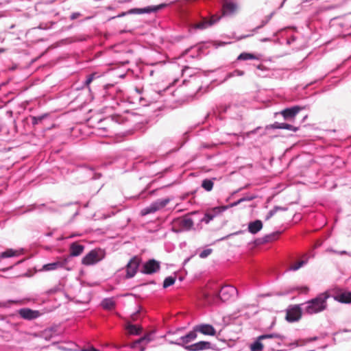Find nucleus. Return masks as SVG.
Returning a JSON list of instances; mask_svg holds the SVG:
<instances>
[{
    "label": "nucleus",
    "instance_id": "obj_3",
    "mask_svg": "<svg viewBox=\"0 0 351 351\" xmlns=\"http://www.w3.org/2000/svg\"><path fill=\"white\" fill-rule=\"evenodd\" d=\"M171 199L169 197L158 199L156 201L152 202L149 206L143 208L141 210V215L145 216L151 213H154L156 211L165 207L170 202Z\"/></svg>",
    "mask_w": 351,
    "mask_h": 351
},
{
    "label": "nucleus",
    "instance_id": "obj_44",
    "mask_svg": "<svg viewBox=\"0 0 351 351\" xmlns=\"http://www.w3.org/2000/svg\"><path fill=\"white\" fill-rule=\"evenodd\" d=\"M337 254H339V255H348V256L351 257V252H349L346 251V250L338 251L337 252Z\"/></svg>",
    "mask_w": 351,
    "mask_h": 351
},
{
    "label": "nucleus",
    "instance_id": "obj_20",
    "mask_svg": "<svg viewBox=\"0 0 351 351\" xmlns=\"http://www.w3.org/2000/svg\"><path fill=\"white\" fill-rule=\"evenodd\" d=\"M50 117L49 113H45L40 116H31L30 119L33 125H43L45 126V123L49 119Z\"/></svg>",
    "mask_w": 351,
    "mask_h": 351
},
{
    "label": "nucleus",
    "instance_id": "obj_12",
    "mask_svg": "<svg viewBox=\"0 0 351 351\" xmlns=\"http://www.w3.org/2000/svg\"><path fill=\"white\" fill-rule=\"evenodd\" d=\"M19 315L25 320H34L41 315L39 311L32 310L29 308H22L18 311Z\"/></svg>",
    "mask_w": 351,
    "mask_h": 351
},
{
    "label": "nucleus",
    "instance_id": "obj_52",
    "mask_svg": "<svg viewBox=\"0 0 351 351\" xmlns=\"http://www.w3.org/2000/svg\"><path fill=\"white\" fill-rule=\"evenodd\" d=\"M6 115L9 117H11L12 115V111L11 110H9V111H6Z\"/></svg>",
    "mask_w": 351,
    "mask_h": 351
},
{
    "label": "nucleus",
    "instance_id": "obj_17",
    "mask_svg": "<svg viewBox=\"0 0 351 351\" xmlns=\"http://www.w3.org/2000/svg\"><path fill=\"white\" fill-rule=\"evenodd\" d=\"M84 250V246L77 242H73L69 245V254L64 256V258H68V263L72 257H76L80 256Z\"/></svg>",
    "mask_w": 351,
    "mask_h": 351
},
{
    "label": "nucleus",
    "instance_id": "obj_42",
    "mask_svg": "<svg viewBox=\"0 0 351 351\" xmlns=\"http://www.w3.org/2000/svg\"><path fill=\"white\" fill-rule=\"evenodd\" d=\"M274 210H275L276 213H277L278 211H280V210H282V211H285L287 210V208L285 207H282V206H275L273 208H272Z\"/></svg>",
    "mask_w": 351,
    "mask_h": 351
},
{
    "label": "nucleus",
    "instance_id": "obj_60",
    "mask_svg": "<svg viewBox=\"0 0 351 351\" xmlns=\"http://www.w3.org/2000/svg\"><path fill=\"white\" fill-rule=\"evenodd\" d=\"M316 339H317V337H313V338H312V339H311V341L316 340Z\"/></svg>",
    "mask_w": 351,
    "mask_h": 351
},
{
    "label": "nucleus",
    "instance_id": "obj_49",
    "mask_svg": "<svg viewBox=\"0 0 351 351\" xmlns=\"http://www.w3.org/2000/svg\"><path fill=\"white\" fill-rule=\"evenodd\" d=\"M111 119L114 121H116V122H117V123H122V119L119 116L112 117Z\"/></svg>",
    "mask_w": 351,
    "mask_h": 351
},
{
    "label": "nucleus",
    "instance_id": "obj_36",
    "mask_svg": "<svg viewBox=\"0 0 351 351\" xmlns=\"http://www.w3.org/2000/svg\"><path fill=\"white\" fill-rule=\"evenodd\" d=\"M212 252H213V249L207 248V249L202 250L199 253V256L201 258H206L212 253Z\"/></svg>",
    "mask_w": 351,
    "mask_h": 351
},
{
    "label": "nucleus",
    "instance_id": "obj_54",
    "mask_svg": "<svg viewBox=\"0 0 351 351\" xmlns=\"http://www.w3.org/2000/svg\"><path fill=\"white\" fill-rule=\"evenodd\" d=\"M307 117H308V116H307L306 114V115H304V116L302 117V121H301V123L304 122V121H305V120H306V119L307 118Z\"/></svg>",
    "mask_w": 351,
    "mask_h": 351
},
{
    "label": "nucleus",
    "instance_id": "obj_50",
    "mask_svg": "<svg viewBox=\"0 0 351 351\" xmlns=\"http://www.w3.org/2000/svg\"><path fill=\"white\" fill-rule=\"evenodd\" d=\"M32 206L34 207L33 209H37V208H40V207H46V204H34Z\"/></svg>",
    "mask_w": 351,
    "mask_h": 351
},
{
    "label": "nucleus",
    "instance_id": "obj_33",
    "mask_svg": "<svg viewBox=\"0 0 351 351\" xmlns=\"http://www.w3.org/2000/svg\"><path fill=\"white\" fill-rule=\"evenodd\" d=\"M83 169L84 171H88L90 172V178L93 179V180L99 179L101 178V173H95V170H94V169L93 167H88V166H84L83 167Z\"/></svg>",
    "mask_w": 351,
    "mask_h": 351
},
{
    "label": "nucleus",
    "instance_id": "obj_25",
    "mask_svg": "<svg viewBox=\"0 0 351 351\" xmlns=\"http://www.w3.org/2000/svg\"><path fill=\"white\" fill-rule=\"evenodd\" d=\"M116 306V302L113 298H106L101 302V306L105 310H112Z\"/></svg>",
    "mask_w": 351,
    "mask_h": 351
},
{
    "label": "nucleus",
    "instance_id": "obj_4",
    "mask_svg": "<svg viewBox=\"0 0 351 351\" xmlns=\"http://www.w3.org/2000/svg\"><path fill=\"white\" fill-rule=\"evenodd\" d=\"M303 304L290 305L286 311L285 319L289 323H293L299 321L302 315L304 309L302 308Z\"/></svg>",
    "mask_w": 351,
    "mask_h": 351
},
{
    "label": "nucleus",
    "instance_id": "obj_24",
    "mask_svg": "<svg viewBox=\"0 0 351 351\" xmlns=\"http://www.w3.org/2000/svg\"><path fill=\"white\" fill-rule=\"evenodd\" d=\"M23 252V249H21L20 250H15L12 248L7 249L5 251L1 253V256L2 258H7L11 257L19 256Z\"/></svg>",
    "mask_w": 351,
    "mask_h": 351
},
{
    "label": "nucleus",
    "instance_id": "obj_18",
    "mask_svg": "<svg viewBox=\"0 0 351 351\" xmlns=\"http://www.w3.org/2000/svg\"><path fill=\"white\" fill-rule=\"evenodd\" d=\"M299 126H294L287 123L274 122L273 124L267 125L265 128V131L273 129H285L290 131L297 132L299 130Z\"/></svg>",
    "mask_w": 351,
    "mask_h": 351
},
{
    "label": "nucleus",
    "instance_id": "obj_57",
    "mask_svg": "<svg viewBox=\"0 0 351 351\" xmlns=\"http://www.w3.org/2000/svg\"><path fill=\"white\" fill-rule=\"evenodd\" d=\"M10 302H12V303H16L17 302V301H15V300H10Z\"/></svg>",
    "mask_w": 351,
    "mask_h": 351
},
{
    "label": "nucleus",
    "instance_id": "obj_41",
    "mask_svg": "<svg viewBox=\"0 0 351 351\" xmlns=\"http://www.w3.org/2000/svg\"><path fill=\"white\" fill-rule=\"evenodd\" d=\"M276 213L273 209L270 210L265 217V220H269Z\"/></svg>",
    "mask_w": 351,
    "mask_h": 351
},
{
    "label": "nucleus",
    "instance_id": "obj_61",
    "mask_svg": "<svg viewBox=\"0 0 351 351\" xmlns=\"http://www.w3.org/2000/svg\"><path fill=\"white\" fill-rule=\"evenodd\" d=\"M140 351H145V348H141Z\"/></svg>",
    "mask_w": 351,
    "mask_h": 351
},
{
    "label": "nucleus",
    "instance_id": "obj_15",
    "mask_svg": "<svg viewBox=\"0 0 351 351\" xmlns=\"http://www.w3.org/2000/svg\"><path fill=\"white\" fill-rule=\"evenodd\" d=\"M68 258H61L59 260L53 262L49 263L47 264H45L43 266V270L44 271H53L56 270L60 268H65L66 265L68 263ZM67 270H69L70 269L66 268Z\"/></svg>",
    "mask_w": 351,
    "mask_h": 351
},
{
    "label": "nucleus",
    "instance_id": "obj_26",
    "mask_svg": "<svg viewBox=\"0 0 351 351\" xmlns=\"http://www.w3.org/2000/svg\"><path fill=\"white\" fill-rule=\"evenodd\" d=\"M164 6H165V5L161 4V5H158V6L148 7V8H144V9L136 8V9L132 10L131 12L136 13V14H142V13H145V12L148 13V12H156V11H158V10L161 9Z\"/></svg>",
    "mask_w": 351,
    "mask_h": 351
},
{
    "label": "nucleus",
    "instance_id": "obj_56",
    "mask_svg": "<svg viewBox=\"0 0 351 351\" xmlns=\"http://www.w3.org/2000/svg\"><path fill=\"white\" fill-rule=\"evenodd\" d=\"M343 332H351V330L345 329V330H343Z\"/></svg>",
    "mask_w": 351,
    "mask_h": 351
},
{
    "label": "nucleus",
    "instance_id": "obj_34",
    "mask_svg": "<svg viewBox=\"0 0 351 351\" xmlns=\"http://www.w3.org/2000/svg\"><path fill=\"white\" fill-rule=\"evenodd\" d=\"M255 59H258V58L256 55H254L253 53H242L238 57V60H255Z\"/></svg>",
    "mask_w": 351,
    "mask_h": 351
},
{
    "label": "nucleus",
    "instance_id": "obj_32",
    "mask_svg": "<svg viewBox=\"0 0 351 351\" xmlns=\"http://www.w3.org/2000/svg\"><path fill=\"white\" fill-rule=\"evenodd\" d=\"M176 280V278L175 276H168L166 277L163 281L162 287L163 289H167L170 286H172L175 284Z\"/></svg>",
    "mask_w": 351,
    "mask_h": 351
},
{
    "label": "nucleus",
    "instance_id": "obj_30",
    "mask_svg": "<svg viewBox=\"0 0 351 351\" xmlns=\"http://www.w3.org/2000/svg\"><path fill=\"white\" fill-rule=\"evenodd\" d=\"M242 202H243V200L241 198H240L239 199H238L232 203H230L228 205H226V206H216V207H215V210H217L218 212H224L225 210H228V208L237 206Z\"/></svg>",
    "mask_w": 351,
    "mask_h": 351
},
{
    "label": "nucleus",
    "instance_id": "obj_23",
    "mask_svg": "<svg viewBox=\"0 0 351 351\" xmlns=\"http://www.w3.org/2000/svg\"><path fill=\"white\" fill-rule=\"evenodd\" d=\"M334 298L342 304H351V291L340 293L336 295Z\"/></svg>",
    "mask_w": 351,
    "mask_h": 351
},
{
    "label": "nucleus",
    "instance_id": "obj_14",
    "mask_svg": "<svg viewBox=\"0 0 351 351\" xmlns=\"http://www.w3.org/2000/svg\"><path fill=\"white\" fill-rule=\"evenodd\" d=\"M193 330L195 334L200 332L204 335L214 336L216 334V330L215 328L209 324H200L195 325Z\"/></svg>",
    "mask_w": 351,
    "mask_h": 351
},
{
    "label": "nucleus",
    "instance_id": "obj_31",
    "mask_svg": "<svg viewBox=\"0 0 351 351\" xmlns=\"http://www.w3.org/2000/svg\"><path fill=\"white\" fill-rule=\"evenodd\" d=\"M278 232H273L269 234H266L261 239H258V243H266L274 241L276 239V235Z\"/></svg>",
    "mask_w": 351,
    "mask_h": 351
},
{
    "label": "nucleus",
    "instance_id": "obj_55",
    "mask_svg": "<svg viewBox=\"0 0 351 351\" xmlns=\"http://www.w3.org/2000/svg\"><path fill=\"white\" fill-rule=\"evenodd\" d=\"M234 73H237L238 75H243V71H235Z\"/></svg>",
    "mask_w": 351,
    "mask_h": 351
},
{
    "label": "nucleus",
    "instance_id": "obj_6",
    "mask_svg": "<svg viewBox=\"0 0 351 351\" xmlns=\"http://www.w3.org/2000/svg\"><path fill=\"white\" fill-rule=\"evenodd\" d=\"M175 226L178 227H173L172 228L173 232L178 233L182 231H189L193 226V221L191 218L184 217L180 218H177L174 221Z\"/></svg>",
    "mask_w": 351,
    "mask_h": 351
},
{
    "label": "nucleus",
    "instance_id": "obj_19",
    "mask_svg": "<svg viewBox=\"0 0 351 351\" xmlns=\"http://www.w3.org/2000/svg\"><path fill=\"white\" fill-rule=\"evenodd\" d=\"M271 335H264V334L258 336L256 339L250 345L251 351H262L265 347V339L271 337Z\"/></svg>",
    "mask_w": 351,
    "mask_h": 351
},
{
    "label": "nucleus",
    "instance_id": "obj_13",
    "mask_svg": "<svg viewBox=\"0 0 351 351\" xmlns=\"http://www.w3.org/2000/svg\"><path fill=\"white\" fill-rule=\"evenodd\" d=\"M102 258L99 257L97 252L95 250H90L82 259V264L84 265H93L99 263Z\"/></svg>",
    "mask_w": 351,
    "mask_h": 351
},
{
    "label": "nucleus",
    "instance_id": "obj_51",
    "mask_svg": "<svg viewBox=\"0 0 351 351\" xmlns=\"http://www.w3.org/2000/svg\"><path fill=\"white\" fill-rule=\"evenodd\" d=\"M326 251L329 252H332V253L336 254H337V252H338L337 250H334L332 248H328L326 250Z\"/></svg>",
    "mask_w": 351,
    "mask_h": 351
},
{
    "label": "nucleus",
    "instance_id": "obj_39",
    "mask_svg": "<svg viewBox=\"0 0 351 351\" xmlns=\"http://www.w3.org/2000/svg\"><path fill=\"white\" fill-rule=\"evenodd\" d=\"M245 231L244 230H239V231H237L235 232H233V233H231V234H228L227 236L223 237L221 239V240H225V239H227L232 236H234V235H238V234H242Z\"/></svg>",
    "mask_w": 351,
    "mask_h": 351
},
{
    "label": "nucleus",
    "instance_id": "obj_11",
    "mask_svg": "<svg viewBox=\"0 0 351 351\" xmlns=\"http://www.w3.org/2000/svg\"><path fill=\"white\" fill-rule=\"evenodd\" d=\"M206 350H217L216 346L209 341H200L197 343L190 344L186 347L187 351H202Z\"/></svg>",
    "mask_w": 351,
    "mask_h": 351
},
{
    "label": "nucleus",
    "instance_id": "obj_64",
    "mask_svg": "<svg viewBox=\"0 0 351 351\" xmlns=\"http://www.w3.org/2000/svg\"><path fill=\"white\" fill-rule=\"evenodd\" d=\"M47 235V236H51V233H48Z\"/></svg>",
    "mask_w": 351,
    "mask_h": 351
},
{
    "label": "nucleus",
    "instance_id": "obj_22",
    "mask_svg": "<svg viewBox=\"0 0 351 351\" xmlns=\"http://www.w3.org/2000/svg\"><path fill=\"white\" fill-rule=\"evenodd\" d=\"M263 222L260 219H256L248 223L247 230L252 234H257L263 228Z\"/></svg>",
    "mask_w": 351,
    "mask_h": 351
},
{
    "label": "nucleus",
    "instance_id": "obj_1",
    "mask_svg": "<svg viewBox=\"0 0 351 351\" xmlns=\"http://www.w3.org/2000/svg\"><path fill=\"white\" fill-rule=\"evenodd\" d=\"M328 298L329 295L327 293H322L315 298L302 304L303 306H305L304 308V313L313 315L323 311L326 308V300Z\"/></svg>",
    "mask_w": 351,
    "mask_h": 351
},
{
    "label": "nucleus",
    "instance_id": "obj_16",
    "mask_svg": "<svg viewBox=\"0 0 351 351\" xmlns=\"http://www.w3.org/2000/svg\"><path fill=\"white\" fill-rule=\"evenodd\" d=\"M221 19V16L213 14L210 19L203 18L202 20L195 25L196 29H206L218 22Z\"/></svg>",
    "mask_w": 351,
    "mask_h": 351
},
{
    "label": "nucleus",
    "instance_id": "obj_29",
    "mask_svg": "<svg viewBox=\"0 0 351 351\" xmlns=\"http://www.w3.org/2000/svg\"><path fill=\"white\" fill-rule=\"evenodd\" d=\"M221 212H218L217 210H215V207L213 208L212 212H207L204 214V217L202 219V221L205 223H208L210 221H212L218 214Z\"/></svg>",
    "mask_w": 351,
    "mask_h": 351
},
{
    "label": "nucleus",
    "instance_id": "obj_37",
    "mask_svg": "<svg viewBox=\"0 0 351 351\" xmlns=\"http://www.w3.org/2000/svg\"><path fill=\"white\" fill-rule=\"evenodd\" d=\"M95 73H92V74L89 75L87 77V78H86V81L84 82V86L88 87L89 89H90L89 85L93 82V79L95 77Z\"/></svg>",
    "mask_w": 351,
    "mask_h": 351
},
{
    "label": "nucleus",
    "instance_id": "obj_59",
    "mask_svg": "<svg viewBox=\"0 0 351 351\" xmlns=\"http://www.w3.org/2000/svg\"><path fill=\"white\" fill-rule=\"evenodd\" d=\"M267 40H268V38H263L261 40V41H267Z\"/></svg>",
    "mask_w": 351,
    "mask_h": 351
},
{
    "label": "nucleus",
    "instance_id": "obj_40",
    "mask_svg": "<svg viewBox=\"0 0 351 351\" xmlns=\"http://www.w3.org/2000/svg\"><path fill=\"white\" fill-rule=\"evenodd\" d=\"M145 340V337H141L138 339L136 340L134 342H133L131 345L132 348H136L137 344L141 343L143 341Z\"/></svg>",
    "mask_w": 351,
    "mask_h": 351
},
{
    "label": "nucleus",
    "instance_id": "obj_43",
    "mask_svg": "<svg viewBox=\"0 0 351 351\" xmlns=\"http://www.w3.org/2000/svg\"><path fill=\"white\" fill-rule=\"evenodd\" d=\"M299 343L297 340L294 341L292 343H290L289 344L286 343L285 346H289V347H291V348H295V347H298L299 346Z\"/></svg>",
    "mask_w": 351,
    "mask_h": 351
},
{
    "label": "nucleus",
    "instance_id": "obj_2",
    "mask_svg": "<svg viewBox=\"0 0 351 351\" xmlns=\"http://www.w3.org/2000/svg\"><path fill=\"white\" fill-rule=\"evenodd\" d=\"M264 335L272 336L270 338L265 339V348L268 351H282V350H278V348L286 345L285 340L287 337L285 335L277 332L267 333L264 334Z\"/></svg>",
    "mask_w": 351,
    "mask_h": 351
},
{
    "label": "nucleus",
    "instance_id": "obj_21",
    "mask_svg": "<svg viewBox=\"0 0 351 351\" xmlns=\"http://www.w3.org/2000/svg\"><path fill=\"white\" fill-rule=\"evenodd\" d=\"M300 111H279L274 113V117L277 118L278 115H282L285 121L293 122L295 116Z\"/></svg>",
    "mask_w": 351,
    "mask_h": 351
},
{
    "label": "nucleus",
    "instance_id": "obj_63",
    "mask_svg": "<svg viewBox=\"0 0 351 351\" xmlns=\"http://www.w3.org/2000/svg\"><path fill=\"white\" fill-rule=\"evenodd\" d=\"M72 203H69V204H66L65 206H69V205H71Z\"/></svg>",
    "mask_w": 351,
    "mask_h": 351
},
{
    "label": "nucleus",
    "instance_id": "obj_48",
    "mask_svg": "<svg viewBox=\"0 0 351 351\" xmlns=\"http://www.w3.org/2000/svg\"><path fill=\"white\" fill-rule=\"evenodd\" d=\"M80 15H81L80 13L75 12L71 15L70 18L71 20H75V19H77Z\"/></svg>",
    "mask_w": 351,
    "mask_h": 351
},
{
    "label": "nucleus",
    "instance_id": "obj_5",
    "mask_svg": "<svg viewBox=\"0 0 351 351\" xmlns=\"http://www.w3.org/2000/svg\"><path fill=\"white\" fill-rule=\"evenodd\" d=\"M197 334H195L193 330L189 332L187 334L180 337L175 340H168L171 345H177L184 348L186 350V347L189 346V343L197 339Z\"/></svg>",
    "mask_w": 351,
    "mask_h": 351
},
{
    "label": "nucleus",
    "instance_id": "obj_62",
    "mask_svg": "<svg viewBox=\"0 0 351 351\" xmlns=\"http://www.w3.org/2000/svg\"><path fill=\"white\" fill-rule=\"evenodd\" d=\"M150 283H151V284H155V281H154V280H152Z\"/></svg>",
    "mask_w": 351,
    "mask_h": 351
},
{
    "label": "nucleus",
    "instance_id": "obj_28",
    "mask_svg": "<svg viewBox=\"0 0 351 351\" xmlns=\"http://www.w3.org/2000/svg\"><path fill=\"white\" fill-rule=\"evenodd\" d=\"M126 330L130 335H138L142 331V328L138 325L128 323L126 325Z\"/></svg>",
    "mask_w": 351,
    "mask_h": 351
},
{
    "label": "nucleus",
    "instance_id": "obj_58",
    "mask_svg": "<svg viewBox=\"0 0 351 351\" xmlns=\"http://www.w3.org/2000/svg\"><path fill=\"white\" fill-rule=\"evenodd\" d=\"M274 324H275V322L274 321V322H272V324H271V326H270V328L273 327V326L274 325Z\"/></svg>",
    "mask_w": 351,
    "mask_h": 351
},
{
    "label": "nucleus",
    "instance_id": "obj_8",
    "mask_svg": "<svg viewBox=\"0 0 351 351\" xmlns=\"http://www.w3.org/2000/svg\"><path fill=\"white\" fill-rule=\"evenodd\" d=\"M238 295L237 289L232 285L223 286L218 293V296L223 302L234 299Z\"/></svg>",
    "mask_w": 351,
    "mask_h": 351
},
{
    "label": "nucleus",
    "instance_id": "obj_7",
    "mask_svg": "<svg viewBox=\"0 0 351 351\" xmlns=\"http://www.w3.org/2000/svg\"><path fill=\"white\" fill-rule=\"evenodd\" d=\"M160 269V262L154 258H151L144 262L140 269L141 273L152 275L157 273Z\"/></svg>",
    "mask_w": 351,
    "mask_h": 351
},
{
    "label": "nucleus",
    "instance_id": "obj_53",
    "mask_svg": "<svg viewBox=\"0 0 351 351\" xmlns=\"http://www.w3.org/2000/svg\"><path fill=\"white\" fill-rule=\"evenodd\" d=\"M308 288L307 287H302L303 292L306 293V292H308Z\"/></svg>",
    "mask_w": 351,
    "mask_h": 351
},
{
    "label": "nucleus",
    "instance_id": "obj_35",
    "mask_svg": "<svg viewBox=\"0 0 351 351\" xmlns=\"http://www.w3.org/2000/svg\"><path fill=\"white\" fill-rule=\"evenodd\" d=\"M308 262V260H302V261H300L297 263H295V264L292 265L291 267H290V270H292V271H297L298 270L300 267H302V266L305 265Z\"/></svg>",
    "mask_w": 351,
    "mask_h": 351
},
{
    "label": "nucleus",
    "instance_id": "obj_10",
    "mask_svg": "<svg viewBox=\"0 0 351 351\" xmlns=\"http://www.w3.org/2000/svg\"><path fill=\"white\" fill-rule=\"evenodd\" d=\"M238 10V4L234 0H223L221 14L222 16H230L234 14Z\"/></svg>",
    "mask_w": 351,
    "mask_h": 351
},
{
    "label": "nucleus",
    "instance_id": "obj_47",
    "mask_svg": "<svg viewBox=\"0 0 351 351\" xmlns=\"http://www.w3.org/2000/svg\"><path fill=\"white\" fill-rule=\"evenodd\" d=\"M284 110H303V108H302V107H300L299 106H292V107H290V108H286Z\"/></svg>",
    "mask_w": 351,
    "mask_h": 351
},
{
    "label": "nucleus",
    "instance_id": "obj_45",
    "mask_svg": "<svg viewBox=\"0 0 351 351\" xmlns=\"http://www.w3.org/2000/svg\"><path fill=\"white\" fill-rule=\"evenodd\" d=\"M142 337H145V341L147 343H149V342L152 341V335L151 334H146L144 336H143Z\"/></svg>",
    "mask_w": 351,
    "mask_h": 351
},
{
    "label": "nucleus",
    "instance_id": "obj_38",
    "mask_svg": "<svg viewBox=\"0 0 351 351\" xmlns=\"http://www.w3.org/2000/svg\"><path fill=\"white\" fill-rule=\"evenodd\" d=\"M256 197V195H247L246 196H244L243 197H241L242 200H243V202H250V201H252L253 199H254Z\"/></svg>",
    "mask_w": 351,
    "mask_h": 351
},
{
    "label": "nucleus",
    "instance_id": "obj_27",
    "mask_svg": "<svg viewBox=\"0 0 351 351\" xmlns=\"http://www.w3.org/2000/svg\"><path fill=\"white\" fill-rule=\"evenodd\" d=\"M215 178H206L204 179L202 181L201 186L206 191H211L213 189L214 186V180H215Z\"/></svg>",
    "mask_w": 351,
    "mask_h": 351
},
{
    "label": "nucleus",
    "instance_id": "obj_9",
    "mask_svg": "<svg viewBox=\"0 0 351 351\" xmlns=\"http://www.w3.org/2000/svg\"><path fill=\"white\" fill-rule=\"evenodd\" d=\"M141 260L137 256H134L128 261L126 264L125 268V279H130L133 278L139 268Z\"/></svg>",
    "mask_w": 351,
    "mask_h": 351
},
{
    "label": "nucleus",
    "instance_id": "obj_46",
    "mask_svg": "<svg viewBox=\"0 0 351 351\" xmlns=\"http://www.w3.org/2000/svg\"><path fill=\"white\" fill-rule=\"evenodd\" d=\"M260 130H263V128L261 127H257L254 130H251L249 132H247V136H249L250 134H255Z\"/></svg>",
    "mask_w": 351,
    "mask_h": 351
}]
</instances>
